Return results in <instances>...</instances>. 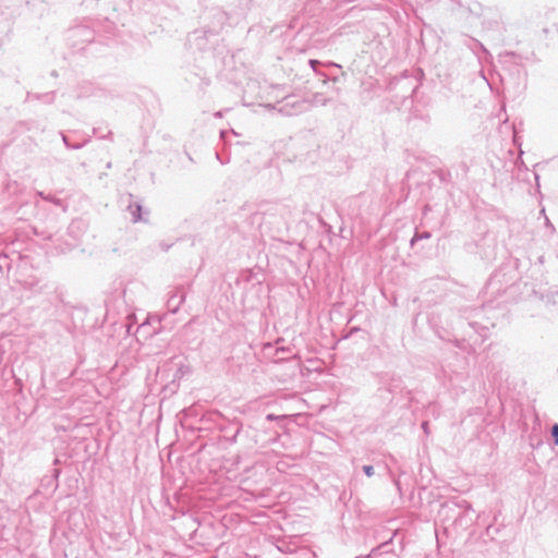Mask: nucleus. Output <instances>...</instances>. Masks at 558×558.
I'll return each mask as SVG.
<instances>
[{"label":"nucleus","mask_w":558,"mask_h":558,"mask_svg":"<svg viewBox=\"0 0 558 558\" xmlns=\"http://www.w3.org/2000/svg\"><path fill=\"white\" fill-rule=\"evenodd\" d=\"M129 211H130V214L132 216V220L134 222L143 220V217H142V214H141L142 213L141 205H138V204H131V205H129Z\"/></svg>","instance_id":"obj_1"},{"label":"nucleus","mask_w":558,"mask_h":558,"mask_svg":"<svg viewBox=\"0 0 558 558\" xmlns=\"http://www.w3.org/2000/svg\"><path fill=\"white\" fill-rule=\"evenodd\" d=\"M363 471L366 476L371 477L374 475V468L372 465H364Z\"/></svg>","instance_id":"obj_2"},{"label":"nucleus","mask_w":558,"mask_h":558,"mask_svg":"<svg viewBox=\"0 0 558 558\" xmlns=\"http://www.w3.org/2000/svg\"><path fill=\"white\" fill-rule=\"evenodd\" d=\"M551 434L555 439V444L558 445V424L553 426Z\"/></svg>","instance_id":"obj_3"},{"label":"nucleus","mask_w":558,"mask_h":558,"mask_svg":"<svg viewBox=\"0 0 558 558\" xmlns=\"http://www.w3.org/2000/svg\"><path fill=\"white\" fill-rule=\"evenodd\" d=\"M62 140H63L64 144H65L68 147H71V148H78V147H80V145L71 146V145L68 143V138H66V136H64V135L62 136Z\"/></svg>","instance_id":"obj_4"},{"label":"nucleus","mask_w":558,"mask_h":558,"mask_svg":"<svg viewBox=\"0 0 558 558\" xmlns=\"http://www.w3.org/2000/svg\"><path fill=\"white\" fill-rule=\"evenodd\" d=\"M310 64H311V66H312L314 70H316V65L318 64V61H316V60H311V61H310Z\"/></svg>","instance_id":"obj_5"},{"label":"nucleus","mask_w":558,"mask_h":558,"mask_svg":"<svg viewBox=\"0 0 558 558\" xmlns=\"http://www.w3.org/2000/svg\"><path fill=\"white\" fill-rule=\"evenodd\" d=\"M421 238H429L428 233H424Z\"/></svg>","instance_id":"obj_6"}]
</instances>
